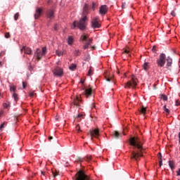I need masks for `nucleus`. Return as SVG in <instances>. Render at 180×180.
Returning a JSON list of instances; mask_svg holds the SVG:
<instances>
[{"instance_id":"f257e3e1","label":"nucleus","mask_w":180,"mask_h":180,"mask_svg":"<svg viewBox=\"0 0 180 180\" xmlns=\"http://www.w3.org/2000/svg\"><path fill=\"white\" fill-rule=\"evenodd\" d=\"M129 144L133 146V151L131 152V160L135 161L140 160V158L143 157V143L140 141L139 137H131L129 139Z\"/></svg>"},{"instance_id":"f03ea898","label":"nucleus","mask_w":180,"mask_h":180,"mask_svg":"<svg viewBox=\"0 0 180 180\" xmlns=\"http://www.w3.org/2000/svg\"><path fill=\"white\" fill-rule=\"evenodd\" d=\"M89 13V9L87 4H85L83 8L82 17L79 21H75L73 22L72 29L78 27L79 30H85L86 29V21L88 20V17L86 15Z\"/></svg>"},{"instance_id":"7ed1b4c3","label":"nucleus","mask_w":180,"mask_h":180,"mask_svg":"<svg viewBox=\"0 0 180 180\" xmlns=\"http://www.w3.org/2000/svg\"><path fill=\"white\" fill-rule=\"evenodd\" d=\"M167 61L166 68L167 70H170V67L172 65V58L168 56L167 58V56L165 53H160L159 56V58L156 60V64L158 67L162 68L165 65V63Z\"/></svg>"},{"instance_id":"20e7f679","label":"nucleus","mask_w":180,"mask_h":180,"mask_svg":"<svg viewBox=\"0 0 180 180\" xmlns=\"http://www.w3.org/2000/svg\"><path fill=\"white\" fill-rule=\"evenodd\" d=\"M46 54H47V49L46 47H43L41 50L40 49H37L34 53V56L35 57H37L38 61H40V60H41V58L44 57Z\"/></svg>"},{"instance_id":"39448f33","label":"nucleus","mask_w":180,"mask_h":180,"mask_svg":"<svg viewBox=\"0 0 180 180\" xmlns=\"http://www.w3.org/2000/svg\"><path fill=\"white\" fill-rule=\"evenodd\" d=\"M137 86V78L132 75L131 80L126 83L124 88H132L134 89Z\"/></svg>"},{"instance_id":"423d86ee","label":"nucleus","mask_w":180,"mask_h":180,"mask_svg":"<svg viewBox=\"0 0 180 180\" xmlns=\"http://www.w3.org/2000/svg\"><path fill=\"white\" fill-rule=\"evenodd\" d=\"M89 134L91 136V140H94V137L95 139H98L99 136H101V134L99 133V128L91 129L89 131Z\"/></svg>"},{"instance_id":"0eeeda50","label":"nucleus","mask_w":180,"mask_h":180,"mask_svg":"<svg viewBox=\"0 0 180 180\" xmlns=\"http://www.w3.org/2000/svg\"><path fill=\"white\" fill-rule=\"evenodd\" d=\"M10 91L12 94V98H13L15 102H18L19 101V95L16 94V86H11Z\"/></svg>"},{"instance_id":"6e6552de","label":"nucleus","mask_w":180,"mask_h":180,"mask_svg":"<svg viewBox=\"0 0 180 180\" xmlns=\"http://www.w3.org/2000/svg\"><path fill=\"white\" fill-rule=\"evenodd\" d=\"M91 27L93 29H99L101 24L99 23V17H95L91 20Z\"/></svg>"},{"instance_id":"1a4fd4ad","label":"nucleus","mask_w":180,"mask_h":180,"mask_svg":"<svg viewBox=\"0 0 180 180\" xmlns=\"http://www.w3.org/2000/svg\"><path fill=\"white\" fill-rule=\"evenodd\" d=\"M54 75H56L57 77H63L64 72L61 68H56L53 71Z\"/></svg>"},{"instance_id":"9d476101","label":"nucleus","mask_w":180,"mask_h":180,"mask_svg":"<svg viewBox=\"0 0 180 180\" xmlns=\"http://www.w3.org/2000/svg\"><path fill=\"white\" fill-rule=\"evenodd\" d=\"M108 9L109 8H108V6L106 5L101 6L99 10L100 15H101L102 16L105 15L106 13H108Z\"/></svg>"},{"instance_id":"9b49d317","label":"nucleus","mask_w":180,"mask_h":180,"mask_svg":"<svg viewBox=\"0 0 180 180\" xmlns=\"http://www.w3.org/2000/svg\"><path fill=\"white\" fill-rule=\"evenodd\" d=\"M111 136L112 139H115L116 140H119V139H122V133L117 131H114L112 132Z\"/></svg>"},{"instance_id":"f8f14e48","label":"nucleus","mask_w":180,"mask_h":180,"mask_svg":"<svg viewBox=\"0 0 180 180\" xmlns=\"http://www.w3.org/2000/svg\"><path fill=\"white\" fill-rule=\"evenodd\" d=\"M91 44H92V39H87L83 46L84 50H86V49H88L89 46H91Z\"/></svg>"},{"instance_id":"ddd939ff","label":"nucleus","mask_w":180,"mask_h":180,"mask_svg":"<svg viewBox=\"0 0 180 180\" xmlns=\"http://www.w3.org/2000/svg\"><path fill=\"white\" fill-rule=\"evenodd\" d=\"M81 100L79 98L77 97L76 98L74 99L73 103L75 106H77V108H79L81 106Z\"/></svg>"},{"instance_id":"4468645a","label":"nucleus","mask_w":180,"mask_h":180,"mask_svg":"<svg viewBox=\"0 0 180 180\" xmlns=\"http://www.w3.org/2000/svg\"><path fill=\"white\" fill-rule=\"evenodd\" d=\"M25 51V54H32V49L29 47H26V46H23L22 49H21V51Z\"/></svg>"},{"instance_id":"2eb2a0df","label":"nucleus","mask_w":180,"mask_h":180,"mask_svg":"<svg viewBox=\"0 0 180 180\" xmlns=\"http://www.w3.org/2000/svg\"><path fill=\"white\" fill-rule=\"evenodd\" d=\"M47 18L49 19H54V11L53 10H49L47 11Z\"/></svg>"},{"instance_id":"dca6fc26","label":"nucleus","mask_w":180,"mask_h":180,"mask_svg":"<svg viewBox=\"0 0 180 180\" xmlns=\"http://www.w3.org/2000/svg\"><path fill=\"white\" fill-rule=\"evenodd\" d=\"M41 8H37L36 13L34 14L35 19H39L40 18V15H41Z\"/></svg>"},{"instance_id":"f3484780","label":"nucleus","mask_w":180,"mask_h":180,"mask_svg":"<svg viewBox=\"0 0 180 180\" xmlns=\"http://www.w3.org/2000/svg\"><path fill=\"white\" fill-rule=\"evenodd\" d=\"M84 92L86 96L88 98V96H91L92 95V89H86Z\"/></svg>"},{"instance_id":"a211bd4d","label":"nucleus","mask_w":180,"mask_h":180,"mask_svg":"<svg viewBox=\"0 0 180 180\" xmlns=\"http://www.w3.org/2000/svg\"><path fill=\"white\" fill-rule=\"evenodd\" d=\"M105 79L108 82H110V81H113V76L105 75Z\"/></svg>"},{"instance_id":"6ab92c4d","label":"nucleus","mask_w":180,"mask_h":180,"mask_svg":"<svg viewBox=\"0 0 180 180\" xmlns=\"http://www.w3.org/2000/svg\"><path fill=\"white\" fill-rule=\"evenodd\" d=\"M169 167L171 168L172 171H174L175 169L174 162L170 160L169 161Z\"/></svg>"},{"instance_id":"aec40b11","label":"nucleus","mask_w":180,"mask_h":180,"mask_svg":"<svg viewBox=\"0 0 180 180\" xmlns=\"http://www.w3.org/2000/svg\"><path fill=\"white\" fill-rule=\"evenodd\" d=\"M143 68L145 71H148V70L150 68V66L148 65V63H145L143 65Z\"/></svg>"},{"instance_id":"412c9836","label":"nucleus","mask_w":180,"mask_h":180,"mask_svg":"<svg viewBox=\"0 0 180 180\" xmlns=\"http://www.w3.org/2000/svg\"><path fill=\"white\" fill-rule=\"evenodd\" d=\"M146 112H147V108H145L144 106H142V108L140 110V112L144 116V115H146Z\"/></svg>"},{"instance_id":"4be33fe9","label":"nucleus","mask_w":180,"mask_h":180,"mask_svg":"<svg viewBox=\"0 0 180 180\" xmlns=\"http://www.w3.org/2000/svg\"><path fill=\"white\" fill-rule=\"evenodd\" d=\"M88 35H82L80 39L82 40V41H86V40H88Z\"/></svg>"},{"instance_id":"5701e85b","label":"nucleus","mask_w":180,"mask_h":180,"mask_svg":"<svg viewBox=\"0 0 180 180\" xmlns=\"http://www.w3.org/2000/svg\"><path fill=\"white\" fill-rule=\"evenodd\" d=\"M46 176H47V173H46L45 172L41 171V178L42 180L46 179Z\"/></svg>"},{"instance_id":"b1692460","label":"nucleus","mask_w":180,"mask_h":180,"mask_svg":"<svg viewBox=\"0 0 180 180\" xmlns=\"http://www.w3.org/2000/svg\"><path fill=\"white\" fill-rule=\"evenodd\" d=\"M73 41H74V39H72V37H69L68 39V44L70 45L72 44Z\"/></svg>"},{"instance_id":"393cba45","label":"nucleus","mask_w":180,"mask_h":180,"mask_svg":"<svg viewBox=\"0 0 180 180\" xmlns=\"http://www.w3.org/2000/svg\"><path fill=\"white\" fill-rule=\"evenodd\" d=\"M52 174H53V178H56V176H58V172L57 170L53 169Z\"/></svg>"},{"instance_id":"a878e982","label":"nucleus","mask_w":180,"mask_h":180,"mask_svg":"<svg viewBox=\"0 0 180 180\" xmlns=\"http://www.w3.org/2000/svg\"><path fill=\"white\" fill-rule=\"evenodd\" d=\"M83 117H84V115H83V114L79 113V114L76 116V119H79L78 120H82Z\"/></svg>"},{"instance_id":"bb28decb","label":"nucleus","mask_w":180,"mask_h":180,"mask_svg":"<svg viewBox=\"0 0 180 180\" xmlns=\"http://www.w3.org/2000/svg\"><path fill=\"white\" fill-rule=\"evenodd\" d=\"M93 72H94V70H92V67H90L87 75H89V77H91V75H92Z\"/></svg>"},{"instance_id":"cd10ccee","label":"nucleus","mask_w":180,"mask_h":180,"mask_svg":"<svg viewBox=\"0 0 180 180\" xmlns=\"http://www.w3.org/2000/svg\"><path fill=\"white\" fill-rule=\"evenodd\" d=\"M76 68H77V65H76L72 64L70 66V70H71L72 71H74V70H75Z\"/></svg>"},{"instance_id":"c85d7f7f","label":"nucleus","mask_w":180,"mask_h":180,"mask_svg":"<svg viewBox=\"0 0 180 180\" xmlns=\"http://www.w3.org/2000/svg\"><path fill=\"white\" fill-rule=\"evenodd\" d=\"M160 98L162 99V101H167L168 99V97H167L165 94H162Z\"/></svg>"},{"instance_id":"c756f323","label":"nucleus","mask_w":180,"mask_h":180,"mask_svg":"<svg viewBox=\"0 0 180 180\" xmlns=\"http://www.w3.org/2000/svg\"><path fill=\"white\" fill-rule=\"evenodd\" d=\"M80 54H81V52L79 51V50L76 49V50L75 51V56H80Z\"/></svg>"},{"instance_id":"7c9ffc66","label":"nucleus","mask_w":180,"mask_h":180,"mask_svg":"<svg viewBox=\"0 0 180 180\" xmlns=\"http://www.w3.org/2000/svg\"><path fill=\"white\" fill-rule=\"evenodd\" d=\"M3 106H4V108L5 109H8V108H10L11 105H9V104H8V103H4L3 104Z\"/></svg>"},{"instance_id":"2f4dec72","label":"nucleus","mask_w":180,"mask_h":180,"mask_svg":"<svg viewBox=\"0 0 180 180\" xmlns=\"http://www.w3.org/2000/svg\"><path fill=\"white\" fill-rule=\"evenodd\" d=\"M56 54L58 56V57H61V56H63V51H56Z\"/></svg>"},{"instance_id":"473e14b6","label":"nucleus","mask_w":180,"mask_h":180,"mask_svg":"<svg viewBox=\"0 0 180 180\" xmlns=\"http://www.w3.org/2000/svg\"><path fill=\"white\" fill-rule=\"evenodd\" d=\"M164 110H165V112H166V113L169 115V109L167 108V105H164Z\"/></svg>"},{"instance_id":"72a5a7b5","label":"nucleus","mask_w":180,"mask_h":180,"mask_svg":"<svg viewBox=\"0 0 180 180\" xmlns=\"http://www.w3.org/2000/svg\"><path fill=\"white\" fill-rule=\"evenodd\" d=\"M86 161H88V162H89V161H91V160H92V156H91V155H87L86 157Z\"/></svg>"},{"instance_id":"f704fd0d","label":"nucleus","mask_w":180,"mask_h":180,"mask_svg":"<svg viewBox=\"0 0 180 180\" xmlns=\"http://www.w3.org/2000/svg\"><path fill=\"white\" fill-rule=\"evenodd\" d=\"M19 19V13H16L14 15V20H18Z\"/></svg>"},{"instance_id":"c9c22d12","label":"nucleus","mask_w":180,"mask_h":180,"mask_svg":"<svg viewBox=\"0 0 180 180\" xmlns=\"http://www.w3.org/2000/svg\"><path fill=\"white\" fill-rule=\"evenodd\" d=\"M5 37L6 39H9V37H11V34H9V32H6L5 34Z\"/></svg>"},{"instance_id":"e433bc0d","label":"nucleus","mask_w":180,"mask_h":180,"mask_svg":"<svg viewBox=\"0 0 180 180\" xmlns=\"http://www.w3.org/2000/svg\"><path fill=\"white\" fill-rule=\"evenodd\" d=\"M22 86H23V89H25L26 88V86H27V82H22Z\"/></svg>"},{"instance_id":"4c0bfd02","label":"nucleus","mask_w":180,"mask_h":180,"mask_svg":"<svg viewBox=\"0 0 180 180\" xmlns=\"http://www.w3.org/2000/svg\"><path fill=\"white\" fill-rule=\"evenodd\" d=\"M76 130H77V133H79L81 131V129L79 128V124H77L76 126Z\"/></svg>"},{"instance_id":"58836bf2","label":"nucleus","mask_w":180,"mask_h":180,"mask_svg":"<svg viewBox=\"0 0 180 180\" xmlns=\"http://www.w3.org/2000/svg\"><path fill=\"white\" fill-rule=\"evenodd\" d=\"M158 158L160 160H162V155L161 154V153H158Z\"/></svg>"},{"instance_id":"ea45409f","label":"nucleus","mask_w":180,"mask_h":180,"mask_svg":"<svg viewBox=\"0 0 180 180\" xmlns=\"http://www.w3.org/2000/svg\"><path fill=\"white\" fill-rule=\"evenodd\" d=\"M35 95H36V94H34V92L30 93V98H33V96H34Z\"/></svg>"},{"instance_id":"a19ab883","label":"nucleus","mask_w":180,"mask_h":180,"mask_svg":"<svg viewBox=\"0 0 180 180\" xmlns=\"http://www.w3.org/2000/svg\"><path fill=\"white\" fill-rule=\"evenodd\" d=\"M4 127H5V122L1 124V125L0 126V130H2L4 129Z\"/></svg>"},{"instance_id":"79ce46f5","label":"nucleus","mask_w":180,"mask_h":180,"mask_svg":"<svg viewBox=\"0 0 180 180\" xmlns=\"http://www.w3.org/2000/svg\"><path fill=\"white\" fill-rule=\"evenodd\" d=\"M175 105H176V106H179V105H180L179 101L176 100V103H175Z\"/></svg>"},{"instance_id":"37998d69","label":"nucleus","mask_w":180,"mask_h":180,"mask_svg":"<svg viewBox=\"0 0 180 180\" xmlns=\"http://www.w3.org/2000/svg\"><path fill=\"white\" fill-rule=\"evenodd\" d=\"M171 15H172V16H176L175 11H172L171 12Z\"/></svg>"},{"instance_id":"c03bdc74","label":"nucleus","mask_w":180,"mask_h":180,"mask_svg":"<svg viewBox=\"0 0 180 180\" xmlns=\"http://www.w3.org/2000/svg\"><path fill=\"white\" fill-rule=\"evenodd\" d=\"M80 82L82 83V85H84V82H85V79H81Z\"/></svg>"},{"instance_id":"a18cd8bd","label":"nucleus","mask_w":180,"mask_h":180,"mask_svg":"<svg viewBox=\"0 0 180 180\" xmlns=\"http://www.w3.org/2000/svg\"><path fill=\"white\" fill-rule=\"evenodd\" d=\"M159 165H160V167H161L162 165V160H160L159 161Z\"/></svg>"},{"instance_id":"49530a36","label":"nucleus","mask_w":180,"mask_h":180,"mask_svg":"<svg viewBox=\"0 0 180 180\" xmlns=\"http://www.w3.org/2000/svg\"><path fill=\"white\" fill-rule=\"evenodd\" d=\"M124 52L126 54H129V51L127 50V49H125Z\"/></svg>"},{"instance_id":"de8ad7c7","label":"nucleus","mask_w":180,"mask_h":180,"mask_svg":"<svg viewBox=\"0 0 180 180\" xmlns=\"http://www.w3.org/2000/svg\"><path fill=\"white\" fill-rule=\"evenodd\" d=\"M176 174L178 176H180V169H179V170L176 172Z\"/></svg>"},{"instance_id":"09e8293b","label":"nucleus","mask_w":180,"mask_h":180,"mask_svg":"<svg viewBox=\"0 0 180 180\" xmlns=\"http://www.w3.org/2000/svg\"><path fill=\"white\" fill-rule=\"evenodd\" d=\"M2 115H4V111H0V117L2 116Z\"/></svg>"},{"instance_id":"8fccbe9b","label":"nucleus","mask_w":180,"mask_h":180,"mask_svg":"<svg viewBox=\"0 0 180 180\" xmlns=\"http://www.w3.org/2000/svg\"><path fill=\"white\" fill-rule=\"evenodd\" d=\"M49 141H51V140H53V136H49Z\"/></svg>"},{"instance_id":"3c124183","label":"nucleus","mask_w":180,"mask_h":180,"mask_svg":"<svg viewBox=\"0 0 180 180\" xmlns=\"http://www.w3.org/2000/svg\"><path fill=\"white\" fill-rule=\"evenodd\" d=\"M92 5H93V6H92V8H95L96 4H95V3H93Z\"/></svg>"},{"instance_id":"603ef678","label":"nucleus","mask_w":180,"mask_h":180,"mask_svg":"<svg viewBox=\"0 0 180 180\" xmlns=\"http://www.w3.org/2000/svg\"><path fill=\"white\" fill-rule=\"evenodd\" d=\"M2 65H3V63L1 61H0V68L2 67Z\"/></svg>"},{"instance_id":"864d4df0","label":"nucleus","mask_w":180,"mask_h":180,"mask_svg":"<svg viewBox=\"0 0 180 180\" xmlns=\"http://www.w3.org/2000/svg\"><path fill=\"white\" fill-rule=\"evenodd\" d=\"M179 143H180V132L179 133Z\"/></svg>"},{"instance_id":"5fc2aeb1","label":"nucleus","mask_w":180,"mask_h":180,"mask_svg":"<svg viewBox=\"0 0 180 180\" xmlns=\"http://www.w3.org/2000/svg\"><path fill=\"white\" fill-rule=\"evenodd\" d=\"M54 30H57V25L54 27Z\"/></svg>"},{"instance_id":"6e6d98bb","label":"nucleus","mask_w":180,"mask_h":180,"mask_svg":"<svg viewBox=\"0 0 180 180\" xmlns=\"http://www.w3.org/2000/svg\"><path fill=\"white\" fill-rule=\"evenodd\" d=\"M125 4H122V8H124Z\"/></svg>"},{"instance_id":"4d7b16f0","label":"nucleus","mask_w":180,"mask_h":180,"mask_svg":"<svg viewBox=\"0 0 180 180\" xmlns=\"http://www.w3.org/2000/svg\"><path fill=\"white\" fill-rule=\"evenodd\" d=\"M155 46H153V49H152V50H153V51H154V50H155Z\"/></svg>"},{"instance_id":"13d9d810","label":"nucleus","mask_w":180,"mask_h":180,"mask_svg":"<svg viewBox=\"0 0 180 180\" xmlns=\"http://www.w3.org/2000/svg\"><path fill=\"white\" fill-rule=\"evenodd\" d=\"M92 49H93V50L95 49V46H92Z\"/></svg>"},{"instance_id":"bf43d9fd","label":"nucleus","mask_w":180,"mask_h":180,"mask_svg":"<svg viewBox=\"0 0 180 180\" xmlns=\"http://www.w3.org/2000/svg\"><path fill=\"white\" fill-rule=\"evenodd\" d=\"M92 108H95V105L93 104V107Z\"/></svg>"}]
</instances>
